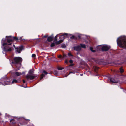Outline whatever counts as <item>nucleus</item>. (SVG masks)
<instances>
[{
	"label": "nucleus",
	"instance_id": "4be33fe9",
	"mask_svg": "<svg viewBox=\"0 0 126 126\" xmlns=\"http://www.w3.org/2000/svg\"><path fill=\"white\" fill-rule=\"evenodd\" d=\"M12 39L13 40V41L14 40H18V38L16 37H12Z\"/></svg>",
	"mask_w": 126,
	"mask_h": 126
},
{
	"label": "nucleus",
	"instance_id": "f257e3e1",
	"mask_svg": "<svg viewBox=\"0 0 126 126\" xmlns=\"http://www.w3.org/2000/svg\"><path fill=\"white\" fill-rule=\"evenodd\" d=\"M30 120L25 119L23 117L17 118L15 117L10 120V125L11 126H19L18 123L21 125H24L27 124V122Z\"/></svg>",
	"mask_w": 126,
	"mask_h": 126
},
{
	"label": "nucleus",
	"instance_id": "09e8293b",
	"mask_svg": "<svg viewBox=\"0 0 126 126\" xmlns=\"http://www.w3.org/2000/svg\"><path fill=\"white\" fill-rule=\"evenodd\" d=\"M110 71H111V72L112 71V70L111 69V70H110Z\"/></svg>",
	"mask_w": 126,
	"mask_h": 126
},
{
	"label": "nucleus",
	"instance_id": "a211bd4d",
	"mask_svg": "<svg viewBox=\"0 0 126 126\" xmlns=\"http://www.w3.org/2000/svg\"><path fill=\"white\" fill-rule=\"evenodd\" d=\"M19 82L16 79H13L12 81V83H18Z\"/></svg>",
	"mask_w": 126,
	"mask_h": 126
},
{
	"label": "nucleus",
	"instance_id": "1a4fd4ad",
	"mask_svg": "<svg viewBox=\"0 0 126 126\" xmlns=\"http://www.w3.org/2000/svg\"><path fill=\"white\" fill-rule=\"evenodd\" d=\"M73 49L77 51H79L81 50V47L80 45H78L74 46L73 47Z\"/></svg>",
	"mask_w": 126,
	"mask_h": 126
},
{
	"label": "nucleus",
	"instance_id": "37998d69",
	"mask_svg": "<svg viewBox=\"0 0 126 126\" xmlns=\"http://www.w3.org/2000/svg\"><path fill=\"white\" fill-rule=\"evenodd\" d=\"M62 47H66V46L65 45H64L62 46Z\"/></svg>",
	"mask_w": 126,
	"mask_h": 126
},
{
	"label": "nucleus",
	"instance_id": "de8ad7c7",
	"mask_svg": "<svg viewBox=\"0 0 126 126\" xmlns=\"http://www.w3.org/2000/svg\"><path fill=\"white\" fill-rule=\"evenodd\" d=\"M80 75L81 76H82L83 75V74H81Z\"/></svg>",
	"mask_w": 126,
	"mask_h": 126
},
{
	"label": "nucleus",
	"instance_id": "6ab92c4d",
	"mask_svg": "<svg viewBox=\"0 0 126 126\" xmlns=\"http://www.w3.org/2000/svg\"><path fill=\"white\" fill-rule=\"evenodd\" d=\"M23 73H23L22 74H21V73H20L19 72H16L15 73L16 75L17 76H19L20 75L22 74Z\"/></svg>",
	"mask_w": 126,
	"mask_h": 126
},
{
	"label": "nucleus",
	"instance_id": "58836bf2",
	"mask_svg": "<svg viewBox=\"0 0 126 126\" xmlns=\"http://www.w3.org/2000/svg\"><path fill=\"white\" fill-rule=\"evenodd\" d=\"M58 57L59 58H61L62 57V56L61 55H60L58 56Z\"/></svg>",
	"mask_w": 126,
	"mask_h": 126
},
{
	"label": "nucleus",
	"instance_id": "c85d7f7f",
	"mask_svg": "<svg viewBox=\"0 0 126 126\" xmlns=\"http://www.w3.org/2000/svg\"><path fill=\"white\" fill-rule=\"evenodd\" d=\"M122 68H123V67H121L120 68V72L121 73H122L123 72H124V70L122 69Z\"/></svg>",
	"mask_w": 126,
	"mask_h": 126
},
{
	"label": "nucleus",
	"instance_id": "cd10ccee",
	"mask_svg": "<svg viewBox=\"0 0 126 126\" xmlns=\"http://www.w3.org/2000/svg\"><path fill=\"white\" fill-rule=\"evenodd\" d=\"M59 38H61V39H62L63 40L64 39V36L63 35H61L60 36Z\"/></svg>",
	"mask_w": 126,
	"mask_h": 126
},
{
	"label": "nucleus",
	"instance_id": "39448f33",
	"mask_svg": "<svg viewBox=\"0 0 126 126\" xmlns=\"http://www.w3.org/2000/svg\"><path fill=\"white\" fill-rule=\"evenodd\" d=\"M11 83L10 79L6 77H4L0 79V84L4 85H9Z\"/></svg>",
	"mask_w": 126,
	"mask_h": 126
},
{
	"label": "nucleus",
	"instance_id": "473e14b6",
	"mask_svg": "<svg viewBox=\"0 0 126 126\" xmlns=\"http://www.w3.org/2000/svg\"><path fill=\"white\" fill-rule=\"evenodd\" d=\"M63 35L64 36H66L67 37H68L67 36V35H68V34L67 33H64Z\"/></svg>",
	"mask_w": 126,
	"mask_h": 126
},
{
	"label": "nucleus",
	"instance_id": "393cba45",
	"mask_svg": "<svg viewBox=\"0 0 126 126\" xmlns=\"http://www.w3.org/2000/svg\"><path fill=\"white\" fill-rule=\"evenodd\" d=\"M54 73L56 75H57L58 74V72L57 70H55L54 72Z\"/></svg>",
	"mask_w": 126,
	"mask_h": 126
},
{
	"label": "nucleus",
	"instance_id": "a18cd8bd",
	"mask_svg": "<svg viewBox=\"0 0 126 126\" xmlns=\"http://www.w3.org/2000/svg\"><path fill=\"white\" fill-rule=\"evenodd\" d=\"M78 38L79 39H80V38H81V36H80V35H78Z\"/></svg>",
	"mask_w": 126,
	"mask_h": 126
},
{
	"label": "nucleus",
	"instance_id": "7c9ffc66",
	"mask_svg": "<svg viewBox=\"0 0 126 126\" xmlns=\"http://www.w3.org/2000/svg\"><path fill=\"white\" fill-rule=\"evenodd\" d=\"M42 72L43 73H44L45 75L47 74H48V73L45 70H43Z\"/></svg>",
	"mask_w": 126,
	"mask_h": 126
},
{
	"label": "nucleus",
	"instance_id": "8fccbe9b",
	"mask_svg": "<svg viewBox=\"0 0 126 126\" xmlns=\"http://www.w3.org/2000/svg\"><path fill=\"white\" fill-rule=\"evenodd\" d=\"M77 54L78 55V52L77 53Z\"/></svg>",
	"mask_w": 126,
	"mask_h": 126
},
{
	"label": "nucleus",
	"instance_id": "7ed1b4c3",
	"mask_svg": "<svg viewBox=\"0 0 126 126\" xmlns=\"http://www.w3.org/2000/svg\"><path fill=\"white\" fill-rule=\"evenodd\" d=\"M118 45L122 48H126V37L121 36L117 40Z\"/></svg>",
	"mask_w": 126,
	"mask_h": 126
},
{
	"label": "nucleus",
	"instance_id": "e433bc0d",
	"mask_svg": "<svg viewBox=\"0 0 126 126\" xmlns=\"http://www.w3.org/2000/svg\"><path fill=\"white\" fill-rule=\"evenodd\" d=\"M36 56V55L34 54H32V57H34Z\"/></svg>",
	"mask_w": 126,
	"mask_h": 126
},
{
	"label": "nucleus",
	"instance_id": "423d86ee",
	"mask_svg": "<svg viewBox=\"0 0 126 126\" xmlns=\"http://www.w3.org/2000/svg\"><path fill=\"white\" fill-rule=\"evenodd\" d=\"M97 48L99 50L101 49L102 51H107L109 49V48L106 45H104L102 46L100 45L97 46Z\"/></svg>",
	"mask_w": 126,
	"mask_h": 126
},
{
	"label": "nucleus",
	"instance_id": "2f4dec72",
	"mask_svg": "<svg viewBox=\"0 0 126 126\" xmlns=\"http://www.w3.org/2000/svg\"><path fill=\"white\" fill-rule=\"evenodd\" d=\"M68 55L69 56H73V55L71 54V53L69 52L68 53Z\"/></svg>",
	"mask_w": 126,
	"mask_h": 126
},
{
	"label": "nucleus",
	"instance_id": "6e6552de",
	"mask_svg": "<svg viewBox=\"0 0 126 126\" xmlns=\"http://www.w3.org/2000/svg\"><path fill=\"white\" fill-rule=\"evenodd\" d=\"M6 37L7 39V43L12 44V43L13 42V40L12 39V36H6Z\"/></svg>",
	"mask_w": 126,
	"mask_h": 126
},
{
	"label": "nucleus",
	"instance_id": "79ce46f5",
	"mask_svg": "<svg viewBox=\"0 0 126 126\" xmlns=\"http://www.w3.org/2000/svg\"><path fill=\"white\" fill-rule=\"evenodd\" d=\"M23 82V83H25L26 82L25 81L24 79L22 80Z\"/></svg>",
	"mask_w": 126,
	"mask_h": 126
},
{
	"label": "nucleus",
	"instance_id": "2eb2a0df",
	"mask_svg": "<svg viewBox=\"0 0 126 126\" xmlns=\"http://www.w3.org/2000/svg\"><path fill=\"white\" fill-rule=\"evenodd\" d=\"M93 67L94 71L95 72L97 73L98 70L99 69V68L98 67L95 66H94Z\"/></svg>",
	"mask_w": 126,
	"mask_h": 126
},
{
	"label": "nucleus",
	"instance_id": "4c0bfd02",
	"mask_svg": "<svg viewBox=\"0 0 126 126\" xmlns=\"http://www.w3.org/2000/svg\"><path fill=\"white\" fill-rule=\"evenodd\" d=\"M69 62L71 63H73V61L72 60H69Z\"/></svg>",
	"mask_w": 126,
	"mask_h": 126
},
{
	"label": "nucleus",
	"instance_id": "bb28decb",
	"mask_svg": "<svg viewBox=\"0 0 126 126\" xmlns=\"http://www.w3.org/2000/svg\"><path fill=\"white\" fill-rule=\"evenodd\" d=\"M44 76V74H43L42 73V74L41 75H40V80H41L43 78Z\"/></svg>",
	"mask_w": 126,
	"mask_h": 126
},
{
	"label": "nucleus",
	"instance_id": "412c9836",
	"mask_svg": "<svg viewBox=\"0 0 126 126\" xmlns=\"http://www.w3.org/2000/svg\"><path fill=\"white\" fill-rule=\"evenodd\" d=\"M58 36V35H56L54 37V42H56L57 41V36Z\"/></svg>",
	"mask_w": 126,
	"mask_h": 126
},
{
	"label": "nucleus",
	"instance_id": "c756f323",
	"mask_svg": "<svg viewBox=\"0 0 126 126\" xmlns=\"http://www.w3.org/2000/svg\"><path fill=\"white\" fill-rule=\"evenodd\" d=\"M55 45V44L54 43H53L51 44L50 45V47H54Z\"/></svg>",
	"mask_w": 126,
	"mask_h": 126
},
{
	"label": "nucleus",
	"instance_id": "49530a36",
	"mask_svg": "<svg viewBox=\"0 0 126 126\" xmlns=\"http://www.w3.org/2000/svg\"><path fill=\"white\" fill-rule=\"evenodd\" d=\"M13 46L15 47V49L16 48V46H15V45H13Z\"/></svg>",
	"mask_w": 126,
	"mask_h": 126
},
{
	"label": "nucleus",
	"instance_id": "c03bdc74",
	"mask_svg": "<svg viewBox=\"0 0 126 126\" xmlns=\"http://www.w3.org/2000/svg\"><path fill=\"white\" fill-rule=\"evenodd\" d=\"M65 62L66 63H68V61L67 60H66L65 61Z\"/></svg>",
	"mask_w": 126,
	"mask_h": 126
},
{
	"label": "nucleus",
	"instance_id": "ea45409f",
	"mask_svg": "<svg viewBox=\"0 0 126 126\" xmlns=\"http://www.w3.org/2000/svg\"><path fill=\"white\" fill-rule=\"evenodd\" d=\"M47 37H48L47 35H45L43 37V38H46Z\"/></svg>",
	"mask_w": 126,
	"mask_h": 126
},
{
	"label": "nucleus",
	"instance_id": "f03ea898",
	"mask_svg": "<svg viewBox=\"0 0 126 126\" xmlns=\"http://www.w3.org/2000/svg\"><path fill=\"white\" fill-rule=\"evenodd\" d=\"M7 39L6 37L5 38H3L1 41V43L2 46H4L3 50L5 52L11 51L14 49L13 46L11 45V43H7Z\"/></svg>",
	"mask_w": 126,
	"mask_h": 126
},
{
	"label": "nucleus",
	"instance_id": "9b49d317",
	"mask_svg": "<svg viewBox=\"0 0 126 126\" xmlns=\"http://www.w3.org/2000/svg\"><path fill=\"white\" fill-rule=\"evenodd\" d=\"M53 38L54 36L52 34L50 36L48 37L47 40L49 42H50L53 41Z\"/></svg>",
	"mask_w": 126,
	"mask_h": 126
},
{
	"label": "nucleus",
	"instance_id": "a878e982",
	"mask_svg": "<svg viewBox=\"0 0 126 126\" xmlns=\"http://www.w3.org/2000/svg\"><path fill=\"white\" fill-rule=\"evenodd\" d=\"M57 69L59 70H62V69H64V68L60 67L59 66H58L57 67Z\"/></svg>",
	"mask_w": 126,
	"mask_h": 126
},
{
	"label": "nucleus",
	"instance_id": "a19ab883",
	"mask_svg": "<svg viewBox=\"0 0 126 126\" xmlns=\"http://www.w3.org/2000/svg\"><path fill=\"white\" fill-rule=\"evenodd\" d=\"M73 65H74V64L72 63H71V64H70L69 65V66H73Z\"/></svg>",
	"mask_w": 126,
	"mask_h": 126
},
{
	"label": "nucleus",
	"instance_id": "9d476101",
	"mask_svg": "<svg viewBox=\"0 0 126 126\" xmlns=\"http://www.w3.org/2000/svg\"><path fill=\"white\" fill-rule=\"evenodd\" d=\"M95 62L99 64H104L103 62L101 60L99 59H96L95 60Z\"/></svg>",
	"mask_w": 126,
	"mask_h": 126
},
{
	"label": "nucleus",
	"instance_id": "aec40b11",
	"mask_svg": "<svg viewBox=\"0 0 126 126\" xmlns=\"http://www.w3.org/2000/svg\"><path fill=\"white\" fill-rule=\"evenodd\" d=\"M77 37H75V36L72 35V36L70 37L71 39H74L76 40L77 39Z\"/></svg>",
	"mask_w": 126,
	"mask_h": 126
},
{
	"label": "nucleus",
	"instance_id": "b1692460",
	"mask_svg": "<svg viewBox=\"0 0 126 126\" xmlns=\"http://www.w3.org/2000/svg\"><path fill=\"white\" fill-rule=\"evenodd\" d=\"M90 50L93 52H96V51L95 50H93V48L92 47H90Z\"/></svg>",
	"mask_w": 126,
	"mask_h": 126
},
{
	"label": "nucleus",
	"instance_id": "20e7f679",
	"mask_svg": "<svg viewBox=\"0 0 126 126\" xmlns=\"http://www.w3.org/2000/svg\"><path fill=\"white\" fill-rule=\"evenodd\" d=\"M22 61V58L20 57H15L13 60L12 62V63L16 65H18V67H21V63Z\"/></svg>",
	"mask_w": 126,
	"mask_h": 126
},
{
	"label": "nucleus",
	"instance_id": "0eeeda50",
	"mask_svg": "<svg viewBox=\"0 0 126 126\" xmlns=\"http://www.w3.org/2000/svg\"><path fill=\"white\" fill-rule=\"evenodd\" d=\"M37 75H29L28 74L27 75L26 78L27 79H30L31 80H32L34 79L37 77Z\"/></svg>",
	"mask_w": 126,
	"mask_h": 126
},
{
	"label": "nucleus",
	"instance_id": "72a5a7b5",
	"mask_svg": "<svg viewBox=\"0 0 126 126\" xmlns=\"http://www.w3.org/2000/svg\"><path fill=\"white\" fill-rule=\"evenodd\" d=\"M19 48L20 49V50L21 51L23 49V46H21V47H20Z\"/></svg>",
	"mask_w": 126,
	"mask_h": 126
},
{
	"label": "nucleus",
	"instance_id": "c9c22d12",
	"mask_svg": "<svg viewBox=\"0 0 126 126\" xmlns=\"http://www.w3.org/2000/svg\"><path fill=\"white\" fill-rule=\"evenodd\" d=\"M63 58H66V54H65L64 53H63Z\"/></svg>",
	"mask_w": 126,
	"mask_h": 126
},
{
	"label": "nucleus",
	"instance_id": "4468645a",
	"mask_svg": "<svg viewBox=\"0 0 126 126\" xmlns=\"http://www.w3.org/2000/svg\"><path fill=\"white\" fill-rule=\"evenodd\" d=\"M107 79H105L108 83L109 82L110 83V75L107 76Z\"/></svg>",
	"mask_w": 126,
	"mask_h": 126
},
{
	"label": "nucleus",
	"instance_id": "dca6fc26",
	"mask_svg": "<svg viewBox=\"0 0 126 126\" xmlns=\"http://www.w3.org/2000/svg\"><path fill=\"white\" fill-rule=\"evenodd\" d=\"M34 73L32 69L30 70L29 71V74L30 75H33Z\"/></svg>",
	"mask_w": 126,
	"mask_h": 126
},
{
	"label": "nucleus",
	"instance_id": "f8f14e48",
	"mask_svg": "<svg viewBox=\"0 0 126 126\" xmlns=\"http://www.w3.org/2000/svg\"><path fill=\"white\" fill-rule=\"evenodd\" d=\"M111 82H112L114 83H120V81L117 79H113L111 78Z\"/></svg>",
	"mask_w": 126,
	"mask_h": 126
},
{
	"label": "nucleus",
	"instance_id": "f704fd0d",
	"mask_svg": "<svg viewBox=\"0 0 126 126\" xmlns=\"http://www.w3.org/2000/svg\"><path fill=\"white\" fill-rule=\"evenodd\" d=\"M18 40H20V41H21L22 40V39L21 37H20L19 38H18Z\"/></svg>",
	"mask_w": 126,
	"mask_h": 126
},
{
	"label": "nucleus",
	"instance_id": "f3484780",
	"mask_svg": "<svg viewBox=\"0 0 126 126\" xmlns=\"http://www.w3.org/2000/svg\"><path fill=\"white\" fill-rule=\"evenodd\" d=\"M80 46L81 47V48H85L86 47V45L84 44H80Z\"/></svg>",
	"mask_w": 126,
	"mask_h": 126
},
{
	"label": "nucleus",
	"instance_id": "5701e85b",
	"mask_svg": "<svg viewBox=\"0 0 126 126\" xmlns=\"http://www.w3.org/2000/svg\"><path fill=\"white\" fill-rule=\"evenodd\" d=\"M16 51L18 53H20L21 52L20 49L18 47H16Z\"/></svg>",
	"mask_w": 126,
	"mask_h": 126
},
{
	"label": "nucleus",
	"instance_id": "ddd939ff",
	"mask_svg": "<svg viewBox=\"0 0 126 126\" xmlns=\"http://www.w3.org/2000/svg\"><path fill=\"white\" fill-rule=\"evenodd\" d=\"M63 41V39H61L60 40L58 41H57L55 43L56 45H58L62 42Z\"/></svg>",
	"mask_w": 126,
	"mask_h": 126
}]
</instances>
